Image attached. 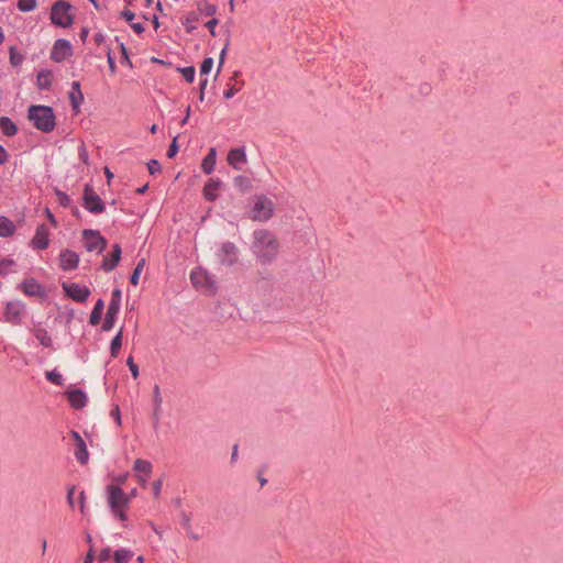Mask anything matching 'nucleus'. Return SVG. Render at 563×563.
I'll return each instance as SVG.
<instances>
[{"instance_id": "nucleus-64", "label": "nucleus", "mask_w": 563, "mask_h": 563, "mask_svg": "<svg viewBox=\"0 0 563 563\" xmlns=\"http://www.w3.org/2000/svg\"><path fill=\"white\" fill-rule=\"evenodd\" d=\"M206 86H207V79L201 80V82H200L201 90H203Z\"/></svg>"}, {"instance_id": "nucleus-9", "label": "nucleus", "mask_w": 563, "mask_h": 563, "mask_svg": "<svg viewBox=\"0 0 563 563\" xmlns=\"http://www.w3.org/2000/svg\"><path fill=\"white\" fill-rule=\"evenodd\" d=\"M107 504L112 512V515L120 520H125V510L130 505V496L129 495H108Z\"/></svg>"}, {"instance_id": "nucleus-2", "label": "nucleus", "mask_w": 563, "mask_h": 563, "mask_svg": "<svg viewBox=\"0 0 563 563\" xmlns=\"http://www.w3.org/2000/svg\"><path fill=\"white\" fill-rule=\"evenodd\" d=\"M27 117L34 126L43 132H51L55 126V115L49 107L31 106Z\"/></svg>"}, {"instance_id": "nucleus-35", "label": "nucleus", "mask_w": 563, "mask_h": 563, "mask_svg": "<svg viewBox=\"0 0 563 563\" xmlns=\"http://www.w3.org/2000/svg\"><path fill=\"white\" fill-rule=\"evenodd\" d=\"M132 552L126 549H120L114 552V562L115 563H125L132 558Z\"/></svg>"}, {"instance_id": "nucleus-41", "label": "nucleus", "mask_w": 563, "mask_h": 563, "mask_svg": "<svg viewBox=\"0 0 563 563\" xmlns=\"http://www.w3.org/2000/svg\"><path fill=\"white\" fill-rule=\"evenodd\" d=\"M178 71L181 73L183 77L185 78V80L187 82H191L195 78V68L194 67H185L181 69L178 68Z\"/></svg>"}, {"instance_id": "nucleus-18", "label": "nucleus", "mask_w": 563, "mask_h": 563, "mask_svg": "<svg viewBox=\"0 0 563 563\" xmlns=\"http://www.w3.org/2000/svg\"><path fill=\"white\" fill-rule=\"evenodd\" d=\"M24 306L19 301L8 302L4 309V320L10 323H18L23 313Z\"/></svg>"}, {"instance_id": "nucleus-40", "label": "nucleus", "mask_w": 563, "mask_h": 563, "mask_svg": "<svg viewBox=\"0 0 563 563\" xmlns=\"http://www.w3.org/2000/svg\"><path fill=\"white\" fill-rule=\"evenodd\" d=\"M181 525H183L184 529L186 530V532L188 533V536H189L191 539H194V540L199 539V534H198V533H196V532H194V530H192V528H191V525H190V522H189V519H188L186 516H184L183 521H181Z\"/></svg>"}, {"instance_id": "nucleus-3", "label": "nucleus", "mask_w": 563, "mask_h": 563, "mask_svg": "<svg viewBox=\"0 0 563 563\" xmlns=\"http://www.w3.org/2000/svg\"><path fill=\"white\" fill-rule=\"evenodd\" d=\"M275 203L265 195H255L252 198L250 219L257 222H266L274 216Z\"/></svg>"}, {"instance_id": "nucleus-49", "label": "nucleus", "mask_w": 563, "mask_h": 563, "mask_svg": "<svg viewBox=\"0 0 563 563\" xmlns=\"http://www.w3.org/2000/svg\"><path fill=\"white\" fill-rule=\"evenodd\" d=\"M219 20L213 18L206 23V26L209 29L212 36H216V26L218 25Z\"/></svg>"}, {"instance_id": "nucleus-44", "label": "nucleus", "mask_w": 563, "mask_h": 563, "mask_svg": "<svg viewBox=\"0 0 563 563\" xmlns=\"http://www.w3.org/2000/svg\"><path fill=\"white\" fill-rule=\"evenodd\" d=\"M212 66H213V59L212 58H206L202 64H201V67H200V73L202 75H207L210 73V70L212 69Z\"/></svg>"}, {"instance_id": "nucleus-10", "label": "nucleus", "mask_w": 563, "mask_h": 563, "mask_svg": "<svg viewBox=\"0 0 563 563\" xmlns=\"http://www.w3.org/2000/svg\"><path fill=\"white\" fill-rule=\"evenodd\" d=\"M84 207L92 213H101L104 211V203L95 192L92 187L86 186L84 190Z\"/></svg>"}, {"instance_id": "nucleus-46", "label": "nucleus", "mask_w": 563, "mask_h": 563, "mask_svg": "<svg viewBox=\"0 0 563 563\" xmlns=\"http://www.w3.org/2000/svg\"><path fill=\"white\" fill-rule=\"evenodd\" d=\"M154 402H155L154 416L157 417V411H158V408L162 402V398L159 395V387L157 385H155V387H154Z\"/></svg>"}, {"instance_id": "nucleus-30", "label": "nucleus", "mask_w": 563, "mask_h": 563, "mask_svg": "<svg viewBox=\"0 0 563 563\" xmlns=\"http://www.w3.org/2000/svg\"><path fill=\"white\" fill-rule=\"evenodd\" d=\"M103 306L104 305H103L102 299H99L96 302V305H95V307H93V309L91 311V314H90V319H89L90 324L97 325L100 322L101 316H102V311H103Z\"/></svg>"}, {"instance_id": "nucleus-13", "label": "nucleus", "mask_w": 563, "mask_h": 563, "mask_svg": "<svg viewBox=\"0 0 563 563\" xmlns=\"http://www.w3.org/2000/svg\"><path fill=\"white\" fill-rule=\"evenodd\" d=\"M63 289L67 296L78 302H85L90 295V290L86 286L78 284H64Z\"/></svg>"}, {"instance_id": "nucleus-14", "label": "nucleus", "mask_w": 563, "mask_h": 563, "mask_svg": "<svg viewBox=\"0 0 563 563\" xmlns=\"http://www.w3.org/2000/svg\"><path fill=\"white\" fill-rule=\"evenodd\" d=\"M70 437L74 441L75 445V457L80 464H86L88 462L89 453L87 450V445L80 434L76 431H71Z\"/></svg>"}, {"instance_id": "nucleus-8", "label": "nucleus", "mask_w": 563, "mask_h": 563, "mask_svg": "<svg viewBox=\"0 0 563 563\" xmlns=\"http://www.w3.org/2000/svg\"><path fill=\"white\" fill-rule=\"evenodd\" d=\"M82 241L88 252L101 253L107 246V240L96 230H84Z\"/></svg>"}, {"instance_id": "nucleus-57", "label": "nucleus", "mask_w": 563, "mask_h": 563, "mask_svg": "<svg viewBox=\"0 0 563 563\" xmlns=\"http://www.w3.org/2000/svg\"><path fill=\"white\" fill-rule=\"evenodd\" d=\"M93 562V548L89 547V551L84 560V563H92Z\"/></svg>"}, {"instance_id": "nucleus-17", "label": "nucleus", "mask_w": 563, "mask_h": 563, "mask_svg": "<svg viewBox=\"0 0 563 563\" xmlns=\"http://www.w3.org/2000/svg\"><path fill=\"white\" fill-rule=\"evenodd\" d=\"M21 291L29 297H44V288L34 279L26 278L20 285Z\"/></svg>"}, {"instance_id": "nucleus-61", "label": "nucleus", "mask_w": 563, "mask_h": 563, "mask_svg": "<svg viewBox=\"0 0 563 563\" xmlns=\"http://www.w3.org/2000/svg\"><path fill=\"white\" fill-rule=\"evenodd\" d=\"M46 216H47V219L49 220V222L56 227L57 225V221L56 219L54 218V216L52 214L51 210L49 209H46Z\"/></svg>"}, {"instance_id": "nucleus-6", "label": "nucleus", "mask_w": 563, "mask_h": 563, "mask_svg": "<svg viewBox=\"0 0 563 563\" xmlns=\"http://www.w3.org/2000/svg\"><path fill=\"white\" fill-rule=\"evenodd\" d=\"M51 21L54 25L69 27L74 23L71 4L64 0L56 1L51 10Z\"/></svg>"}, {"instance_id": "nucleus-47", "label": "nucleus", "mask_w": 563, "mask_h": 563, "mask_svg": "<svg viewBox=\"0 0 563 563\" xmlns=\"http://www.w3.org/2000/svg\"><path fill=\"white\" fill-rule=\"evenodd\" d=\"M126 363H128V366H129V368H130V371H131V373H132V376H133L134 378H137V376H139V367H137V365L134 363L133 357H132V356H130V357L128 358Z\"/></svg>"}, {"instance_id": "nucleus-51", "label": "nucleus", "mask_w": 563, "mask_h": 563, "mask_svg": "<svg viewBox=\"0 0 563 563\" xmlns=\"http://www.w3.org/2000/svg\"><path fill=\"white\" fill-rule=\"evenodd\" d=\"M110 555H111V550L109 548L102 550L99 555V562L103 563V562L108 561L110 559Z\"/></svg>"}, {"instance_id": "nucleus-23", "label": "nucleus", "mask_w": 563, "mask_h": 563, "mask_svg": "<svg viewBox=\"0 0 563 563\" xmlns=\"http://www.w3.org/2000/svg\"><path fill=\"white\" fill-rule=\"evenodd\" d=\"M69 100L71 102L73 108L78 112L80 104L84 101V95L80 90L79 81H73L71 90L69 92Z\"/></svg>"}, {"instance_id": "nucleus-38", "label": "nucleus", "mask_w": 563, "mask_h": 563, "mask_svg": "<svg viewBox=\"0 0 563 563\" xmlns=\"http://www.w3.org/2000/svg\"><path fill=\"white\" fill-rule=\"evenodd\" d=\"M9 53H10V63L13 66L16 67L22 64L24 57L14 47H11Z\"/></svg>"}, {"instance_id": "nucleus-29", "label": "nucleus", "mask_w": 563, "mask_h": 563, "mask_svg": "<svg viewBox=\"0 0 563 563\" xmlns=\"http://www.w3.org/2000/svg\"><path fill=\"white\" fill-rule=\"evenodd\" d=\"M35 338L38 340V342L44 346V347H51L52 346V338L51 335L48 334V332L43 329V328H36L34 329L33 331Z\"/></svg>"}, {"instance_id": "nucleus-28", "label": "nucleus", "mask_w": 563, "mask_h": 563, "mask_svg": "<svg viewBox=\"0 0 563 563\" xmlns=\"http://www.w3.org/2000/svg\"><path fill=\"white\" fill-rule=\"evenodd\" d=\"M123 339V329L121 328L110 344V355L115 358L121 350Z\"/></svg>"}, {"instance_id": "nucleus-20", "label": "nucleus", "mask_w": 563, "mask_h": 563, "mask_svg": "<svg viewBox=\"0 0 563 563\" xmlns=\"http://www.w3.org/2000/svg\"><path fill=\"white\" fill-rule=\"evenodd\" d=\"M79 256L76 252L65 250L59 255V265L64 271H71L78 266Z\"/></svg>"}, {"instance_id": "nucleus-22", "label": "nucleus", "mask_w": 563, "mask_h": 563, "mask_svg": "<svg viewBox=\"0 0 563 563\" xmlns=\"http://www.w3.org/2000/svg\"><path fill=\"white\" fill-rule=\"evenodd\" d=\"M67 398L70 402L71 407L76 409H81L87 404V396L80 389H70L67 391Z\"/></svg>"}, {"instance_id": "nucleus-25", "label": "nucleus", "mask_w": 563, "mask_h": 563, "mask_svg": "<svg viewBox=\"0 0 563 563\" xmlns=\"http://www.w3.org/2000/svg\"><path fill=\"white\" fill-rule=\"evenodd\" d=\"M53 80V74L49 70H42L37 74L36 84L42 90H46L51 87Z\"/></svg>"}, {"instance_id": "nucleus-7", "label": "nucleus", "mask_w": 563, "mask_h": 563, "mask_svg": "<svg viewBox=\"0 0 563 563\" xmlns=\"http://www.w3.org/2000/svg\"><path fill=\"white\" fill-rule=\"evenodd\" d=\"M120 303H121V290L114 289L112 291L111 300L108 306L104 321L102 323L103 331H110L114 327L117 316L120 311Z\"/></svg>"}, {"instance_id": "nucleus-5", "label": "nucleus", "mask_w": 563, "mask_h": 563, "mask_svg": "<svg viewBox=\"0 0 563 563\" xmlns=\"http://www.w3.org/2000/svg\"><path fill=\"white\" fill-rule=\"evenodd\" d=\"M133 470L135 472L136 481L140 484V489H152L154 493H159L162 490V482L157 479L153 482L151 486L147 485V479L152 472V464L148 461L137 459L134 462Z\"/></svg>"}, {"instance_id": "nucleus-31", "label": "nucleus", "mask_w": 563, "mask_h": 563, "mask_svg": "<svg viewBox=\"0 0 563 563\" xmlns=\"http://www.w3.org/2000/svg\"><path fill=\"white\" fill-rule=\"evenodd\" d=\"M199 12L198 10L197 11H191L185 19V21L183 22L184 25L186 26V30L188 33L192 32L195 29H196V25L195 23L199 20Z\"/></svg>"}, {"instance_id": "nucleus-45", "label": "nucleus", "mask_w": 563, "mask_h": 563, "mask_svg": "<svg viewBox=\"0 0 563 563\" xmlns=\"http://www.w3.org/2000/svg\"><path fill=\"white\" fill-rule=\"evenodd\" d=\"M229 45H230V34L228 33L227 35V40H225V43H224V46L220 53V56H219V68L223 65L224 63V59H225V56H227V52H228V48H229Z\"/></svg>"}, {"instance_id": "nucleus-15", "label": "nucleus", "mask_w": 563, "mask_h": 563, "mask_svg": "<svg viewBox=\"0 0 563 563\" xmlns=\"http://www.w3.org/2000/svg\"><path fill=\"white\" fill-rule=\"evenodd\" d=\"M228 164L236 170H241L247 163V156L244 147H235L229 151L227 157Z\"/></svg>"}, {"instance_id": "nucleus-48", "label": "nucleus", "mask_w": 563, "mask_h": 563, "mask_svg": "<svg viewBox=\"0 0 563 563\" xmlns=\"http://www.w3.org/2000/svg\"><path fill=\"white\" fill-rule=\"evenodd\" d=\"M147 168H148L150 174L154 175L157 172H159L161 165L157 161H151L147 164Z\"/></svg>"}, {"instance_id": "nucleus-16", "label": "nucleus", "mask_w": 563, "mask_h": 563, "mask_svg": "<svg viewBox=\"0 0 563 563\" xmlns=\"http://www.w3.org/2000/svg\"><path fill=\"white\" fill-rule=\"evenodd\" d=\"M31 245L35 250H45L49 245V231L44 224L36 228Z\"/></svg>"}, {"instance_id": "nucleus-60", "label": "nucleus", "mask_w": 563, "mask_h": 563, "mask_svg": "<svg viewBox=\"0 0 563 563\" xmlns=\"http://www.w3.org/2000/svg\"><path fill=\"white\" fill-rule=\"evenodd\" d=\"M131 26L134 30V32L137 33V34H141L144 31V27H143L142 23H132L131 22Z\"/></svg>"}, {"instance_id": "nucleus-11", "label": "nucleus", "mask_w": 563, "mask_h": 563, "mask_svg": "<svg viewBox=\"0 0 563 563\" xmlns=\"http://www.w3.org/2000/svg\"><path fill=\"white\" fill-rule=\"evenodd\" d=\"M71 55H73V45L69 41L59 38L54 43L53 48L51 51V58L54 62H56V63L64 62Z\"/></svg>"}, {"instance_id": "nucleus-58", "label": "nucleus", "mask_w": 563, "mask_h": 563, "mask_svg": "<svg viewBox=\"0 0 563 563\" xmlns=\"http://www.w3.org/2000/svg\"><path fill=\"white\" fill-rule=\"evenodd\" d=\"M122 16L128 21V22H132L133 19H134V13L131 12L130 10H124L122 11Z\"/></svg>"}, {"instance_id": "nucleus-32", "label": "nucleus", "mask_w": 563, "mask_h": 563, "mask_svg": "<svg viewBox=\"0 0 563 563\" xmlns=\"http://www.w3.org/2000/svg\"><path fill=\"white\" fill-rule=\"evenodd\" d=\"M67 501L71 508L79 507L80 511L85 514V497L84 495H67Z\"/></svg>"}, {"instance_id": "nucleus-12", "label": "nucleus", "mask_w": 563, "mask_h": 563, "mask_svg": "<svg viewBox=\"0 0 563 563\" xmlns=\"http://www.w3.org/2000/svg\"><path fill=\"white\" fill-rule=\"evenodd\" d=\"M220 264L232 266L238 262V249L231 242H224L217 252Z\"/></svg>"}, {"instance_id": "nucleus-27", "label": "nucleus", "mask_w": 563, "mask_h": 563, "mask_svg": "<svg viewBox=\"0 0 563 563\" xmlns=\"http://www.w3.org/2000/svg\"><path fill=\"white\" fill-rule=\"evenodd\" d=\"M217 153L214 148H210L208 155L203 158L201 168L206 174H210L216 165Z\"/></svg>"}, {"instance_id": "nucleus-4", "label": "nucleus", "mask_w": 563, "mask_h": 563, "mask_svg": "<svg viewBox=\"0 0 563 563\" xmlns=\"http://www.w3.org/2000/svg\"><path fill=\"white\" fill-rule=\"evenodd\" d=\"M190 279L194 287L205 295L212 296L218 290L214 276L201 267H197L191 272Z\"/></svg>"}, {"instance_id": "nucleus-26", "label": "nucleus", "mask_w": 563, "mask_h": 563, "mask_svg": "<svg viewBox=\"0 0 563 563\" xmlns=\"http://www.w3.org/2000/svg\"><path fill=\"white\" fill-rule=\"evenodd\" d=\"M14 223L5 217H0V236L7 238L14 233Z\"/></svg>"}, {"instance_id": "nucleus-1", "label": "nucleus", "mask_w": 563, "mask_h": 563, "mask_svg": "<svg viewBox=\"0 0 563 563\" xmlns=\"http://www.w3.org/2000/svg\"><path fill=\"white\" fill-rule=\"evenodd\" d=\"M279 247V240L273 232L265 229L253 232L251 250L258 263L271 264L277 257Z\"/></svg>"}, {"instance_id": "nucleus-55", "label": "nucleus", "mask_w": 563, "mask_h": 563, "mask_svg": "<svg viewBox=\"0 0 563 563\" xmlns=\"http://www.w3.org/2000/svg\"><path fill=\"white\" fill-rule=\"evenodd\" d=\"M239 91V88L235 86H231L227 91H224V98L230 99L232 98L236 92Z\"/></svg>"}, {"instance_id": "nucleus-39", "label": "nucleus", "mask_w": 563, "mask_h": 563, "mask_svg": "<svg viewBox=\"0 0 563 563\" xmlns=\"http://www.w3.org/2000/svg\"><path fill=\"white\" fill-rule=\"evenodd\" d=\"M46 378L48 382H51L55 385H58V386L63 385V383H64L63 376L56 371L47 372Z\"/></svg>"}, {"instance_id": "nucleus-53", "label": "nucleus", "mask_w": 563, "mask_h": 563, "mask_svg": "<svg viewBox=\"0 0 563 563\" xmlns=\"http://www.w3.org/2000/svg\"><path fill=\"white\" fill-rule=\"evenodd\" d=\"M107 58H108L109 68H110V70H111V73H112V74H114V73H115V70H117V66H115L114 59H113V57L111 56V53H110V52H108V54H107Z\"/></svg>"}, {"instance_id": "nucleus-24", "label": "nucleus", "mask_w": 563, "mask_h": 563, "mask_svg": "<svg viewBox=\"0 0 563 563\" xmlns=\"http://www.w3.org/2000/svg\"><path fill=\"white\" fill-rule=\"evenodd\" d=\"M0 129L7 136H13L18 132L15 123L8 117L0 118Z\"/></svg>"}, {"instance_id": "nucleus-34", "label": "nucleus", "mask_w": 563, "mask_h": 563, "mask_svg": "<svg viewBox=\"0 0 563 563\" xmlns=\"http://www.w3.org/2000/svg\"><path fill=\"white\" fill-rule=\"evenodd\" d=\"M233 181L234 186L242 191H249L252 188L251 180L245 176H236Z\"/></svg>"}, {"instance_id": "nucleus-54", "label": "nucleus", "mask_w": 563, "mask_h": 563, "mask_svg": "<svg viewBox=\"0 0 563 563\" xmlns=\"http://www.w3.org/2000/svg\"><path fill=\"white\" fill-rule=\"evenodd\" d=\"M9 158L8 152L0 145V165H3Z\"/></svg>"}, {"instance_id": "nucleus-63", "label": "nucleus", "mask_w": 563, "mask_h": 563, "mask_svg": "<svg viewBox=\"0 0 563 563\" xmlns=\"http://www.w3.org/2000/svg\"><path fill=\"white\" fill-rule=\"evenodd\" d=\"M236 456H238V445H234V446H233V452H232V456H231V459H232V460H235V459H236Z\"/></svg>"}, {"instance_id": "nucleus-62", "label": "nucleus", "mask_w": 563, "mask_h": 563, "mask_svg": "<svg viewBox=\"0 0 563 563\" xmlns=\"http://www.w3.org/2000/svg\"><path fill=\"white\" fill-rule=\"evenodd\" d=\"M104 175H106V177L108 179V184H110L111 179L114 177L113 173L108 167H106L104 168Z\"/></svg>"}, {"instance_id": "nucleus-37", "label": "nucleus", "mask_w": 563, "mask_h": 563, "mask_svg": "<svg viewBox=\"0 0 563 563\" xmlns=\"http://www.w3.org/2000/svg\"><path fill=\"white\" fill-rule=\"evenodd\" d=\"M36 8V0H19L18 9L22 12H30Z\"/></svg>"}, {"instance_id": "nucleus-43", "label": "nucleus", "mask_w": 563, "mask_h": 563, "mask_svg": "<svg viewBox=\"0 0 563 563\" xmlns=\"http://www.w3.org/2000/svg\"><path fill=\"white\" fill-rule=\"evenodd\" d=\"M78 156L84 164L89 165L88 150L84 144L78 147Z\"/></svg>"}, {"instance_id": "nucleus-56", "label": "nucleus", "mask_w": 563, "mask_h": 563, "mask_svg": "<svg viewBox=\"0 0 563 563\" xmlns=\"http://www.w3.org/2000/svg\"><path fill=\"white\" fill-rule=\"evenodd\" d=\"M110 415H111V417H113L115 419L118 424H121L120 410H119L118 406L111 411Z\"/></svg>"}, {"instance_id": "nucleus-42", "label": "nucleus", "mask_w": 563, "mask_h": 563, "mask_svg": "<svg viewBox=\"0 0 563 563\" xmlns=\"http://www.w3.org/2000/svg\"><path fill=\"white\" fill-rule=\"evenodd\" d=\"M13 265L14 262L12 260H2L0 262V275H8Z\"/></svg>"}, {"instance_id": "nucleus-21", "label": "nucleus", "mask_w": 563, "mask_h": 563, "mask_svg": "<svg viewBox=\"0 0 563 563\" xmlns=\"http://www.w3.org/2000/svg\"><path fill=\"white\" fill-rule=\"evenodd\" d=\"M222 183L219 179L210 178L203 186V197L213 201L219 197Z\"/></svg>"}, {"instance_id": "nucleus-50", "label": "nucleus", "mask_w": 563, "mask_h": 563, "mask_svg": "<svg viewBox=\"0 0 563 563\" xmlns=\"http://www.w3.org/2000/svg\"><path fill=\"white\" fill-rule=\"evenodd\" d=\"M56 194H57V197H58V202L62 206H68L69 200H70L69 197L66 194H64V192H62L59 190H57Z\"/></svg>"}, {"instance_id": "nucleus-52", "label": "nucleus", "mask_w": 563, "mask_h": 563, "mask_svg": "<svg viewBox=\"0 0 563 563\" xmlns=\"http://www.w3.org/2000/svg\"><path fill=\"white\" fill-rule=\"evenodd\" d=\"M175 155H176V136H174L172 139V142H170V145H169V148L167 152L168 157H174Z\"/></svg>"}, {"instance_id": "nucleus-59", "label": "nucleus", "mask_w": 563, "mask_h": 563, "mask_svg": "<svg viewBox=\"0 0 563 563\" xmlns=\"http://www.w3.org/2000/svg\"><path fill=\"white\" fill-rule=\"evenodd\" d=\"M121 55H122V63H129L128 52L123 44H120Z\"/></svg>"}, {"instance_id": "nucleus-36", "label": "nucleus", "mask_w": 563, "mask_h": 563, "mask_svg": "<svg viewBox=\"0 0 563 563\" xmlns=\"http://www.w3.org/2000/svg\"><path fill=\"white\" fill-rule=\"evenodd\" d=\"M144 266H145V260L142 258L137 263L136 267L134 268V271L132 273V276H131V284L132 285L136 286L139 284V279H140V276H141V274L143 272Z\"/></svg>"}, {"instance_id": "nucleus-33", "label": "nucleus", "mask_w": 563, "mask_h": 563, "mask_svg": "<svg viewBox=\"0 0 563 563\" xmlns=\"http://www.w3.org/2000/svg\"><path fill=\"white\" fill-rule=\"evenodd\" d=\"M198 12L200 15L211 16L217 12V7L209 2H199L198 3Z\"/></svg>"}, {"instance_id": "nucleus-19", "label": "nucleus", "mask_w": 563, "mask_h": 563, "mask_svg": "<svg viewBox=\"0 0 563 563\" xmlns=\"http://www.w3.org/2000/svg\"><path fill=\"white\" fill-rule=\"evenodd\" d=\"M121 246L119 244H114L112 246V253L103 257L101 268L106 272L113 271L121 260Z\"/></svg>"}]
</instances>
